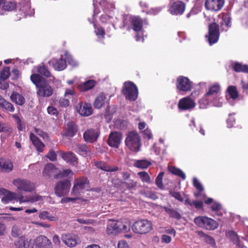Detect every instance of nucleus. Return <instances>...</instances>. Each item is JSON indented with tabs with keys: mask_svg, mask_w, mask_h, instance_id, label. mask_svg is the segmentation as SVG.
<instances>
[{
	"mask_svg": "<svg viewBox=\"0 0 248 248\" xmlns=\"http://www.w3.org/2000/svg\"><path fill=\"white\" fill-rule=\"evenodd\" d=\"M143 134L144 135L143 138L144 139H147L148 140H150L152 138L153 135L151 133V131L149 129L147 128L145 130L143 131Z\"/></svg>",
	"mask_w": 248,
	"mask_h": 248,
	"instance_id": "59",
	"label": "nucleus"
},
{
	"mask_svg": "<svg viewBox=\"0 0 248 248\" xmlns=\"http://www.w3.org/2000/svg\"><path fill=\"white\" fill-rule=\"evenodd\" d=\"M46 157L51 161H55L57 159V155L55 152L53 150H51L46 155Z\"/></svg>",
	"mask_w": 248,
	"mask_h": 248,
	"instance_id": "57",
	"label": "nucleus"
},
{
	"mask_svg": "<svg viewBox=\"0 0 248 248\" xmlns=\"http://www.w3.org/2000/svg\"><path fill=\"white\" fill-rule=\"evenodd\" d=\"M76 151L82 155H86L90 153L89 148L85 144H78L77 145Z\"/></svg>",
	"mask_w": 248,
	"mask_h": 248,
	"instance_id": "38",
	"label": "nucleus"
},
{
	"mask_svg": "<svg viewBox=\"0 0 248 248\" xmlns=\"http://www.w3.org/2000/svg\"><path fill=\"white\" fill-rule=\"evenodd\" d=\"M131 25L132 29L135 31H140L142 27V19L139 17L135 16L131 19Z\"/></svg>",
	"mask_w": 248,
	"mask_h": 248,
	"instance_id": "30",
	"label": "nucleus"
},
{
	"mask_svg": "<svg viewBox=\"0 0 248 248\" xmlns=\"http://www.w3.org/2000/svg\"><path fill=\"white\" fill-rule=\"evenodd\" d=\"M122 92L127 100L135 101L138 97V88L131 81H127L124 83Z\"/></svg>",
	"mask_w": 248,
	"mask_h": 248,
	"instance_id": "3",
	"label": "nucleus"
},
{
	"mask_svg": "<svg viewBox=\"0 0 248 248\" xmlns=\"http://www.w3.org/2000/svg\"><path fill=\"white\" fill-rule=\"evenodd\" d=\"M94 164L95 166L98 169L105 171H107L108 166L107 165V164L105 162L94 160Z\"/></svg>",
	"mask_w": 248,
	"mask_h": 248,
	"instance_id": "46",
	"label": "nucleus"
},
{
	"mask_svg": "<svg viewBox=\"0 0 248 248\" xmlns=\"http://www.w3.org/2000/svg\"><path fill=\"white\" fill-rule=\"evenodd\" d=\"M106 97L103 94H100L98 95L94 102V107L98 109L101 108L106 103Z\"/></svg>",
	"mask_w": 248,
	"mask_h": 248,
	"instance_id": "32",
	"label": "nucleus"
},
{
	"mask_svg": "<svg viewBox=\"0 0 248 248\" xmlns=\"http://www.w3.org/2000/svg\"><path fill=\"white\" fill-rule=\"evenodd\" d=\"M78 131V126L73 121L68 122L65 127V131L63 136L73 137Z\"/></svg>",
	"mask_w": 248,
	"mask_h": 248,
	"instance_id": "18",
	"label": "nucleus"
},
{
	"mask_svg": "<svg viewBox=\"0 0 248 248\" xmlns=\"http://www.w3.org/2000/svg\"><path fill=\"white\" fill-rule=\"evenodd\" d=\"M2 192L4 194L3 197L1 199V201L3 203H7L9 202L12 201L17 198V195L16 193L12 192L4 189L0 190V193Z\"/></svg>",
	"mask_w": 248,
	"mask_h": 248,
	"instance_id": "22",
	"label": "nucleus"
},
{
	"mask_svg": "<svg viewBox=\"0 0 248 248\" xmlns=\"http://www.w3.org/2000/svg\"><path fill=\"white\" fill-rule=\"evenodd\" d=\"M122 134L120 132L112 131L108 136V143L111 147L118 148L121 142Z\"/></svg>",
	"mask_w": 248,
	"mask_h": 248,
	"instance_id": "10",
	"label": "nucleus"
},
{
	"mask_svg": "<svg viewBox=\"0 0 248 248\" xmlns=\"http://www.w3.org/2000/svg\"><path fill=\"white\" fill-rule=\"evenodd\" d=\"M227 93L228 94L226 95V98L229 102H230V99L234 101L238 97V93L235 86H229L227 89Z\"/></svg>",
	"mask_w": 248,
	"mask_h": 248,
	"instance_id": "27",
	"label": "nucleus"
},
{
	"mask_svg": "<svg viewBox=\"0 0 248 248\" xmlns=\"http://www.w3.org/2000/svg\"><path fill=\"white\" fill-rule=\"evenodd\" d=\"M205 7L208 10L217 11V0H206Z\"/></svg>",
	"mask_w": 248,
	"mask_h": 248,
	"instance_id": "36",
	"label": "nucleus"
},
{
	"mask_svg": "<svg viewBox=\"0 0 248 248\" xmlns=\"http://www.w3.org/2000/svg\"><path fill=\"white\" fill-rule=\"evenodd\" d=\"M47 112L48 114L52 115H57L58 114V111L56 108L52 106H49L47 109Z\"/></svg>",
	"mask_w": 248,
	"mask_h": 248,
	"instance_id": "60",
	"label": "nucleus"
},
{
	"mask_svg": "<svg viewBox=\"0 0 248 248\" xmlns=\"http://www.w3.org/2000/svg\"><path fill=\"white\" fill-rule=\"evenodd\" d=\"M89 187V182L86 177H81L76 179L71 194L73 195H79L83 190H87Z\"/></svg>",
	"mask_w": 248,
	"mask_h": 248,
	"instance_id": "6",
	"label": "nucleus"
},
{
	"mask_svg": "<svg viewBox=\"0 0 248 248\" xmlns=\"http://www.w3.org/2000/svg\"><path fill=\"white\" fill-rule=\"evenodd\" d=\"M141 180L144 182L150 183V177L148 174L145 171H141L138 173Z\"/></svg>",
	"mask_w": 248,
	"mask_h": 248,
	"instance_id": "50",
	"label": "nucleus"
},
{
	"mask_svg": "<svg viewBox=\"0 0 248 248\" xmlns=\"http://www.w3.org/2000/svg\"><path fill=\"white\" fill-rule=\"evenodd\" d=\"M13 169L12 162L9 161L0 159V171L2 172H9Z\"/></svg>",
	"mask_w": 248,
	"mask_h": 248,
	"instance_id": "29",
	"label": "nucleus"
},
{
	"mask_svg": "<svg viewBox=\"0 0 248 248\" xmlns=\"http://www.w3.org/2000/svg\"><path fill=\"white\" fill-rule=\"evenodd\" d=\"M119 222L118 221H111L108 225L107 228V233L108 234L115 235L119 233Z\"/></svg>",
	"mask_w": 248,
	"mask_h": 248,
	"instance_id": "26",
	"label": "nucleus"
},
{
	"mask_svg": "<svg viewBox=\"0 0 248 248\" xmlns=\"http://www.w3.org/2000/svg\"><path fill=\"white\" fill-rule=\"evenodd\" d=\"M119 222V233L121 232H127L130 230V225L128 223H123L121 221H118Z\"/></svg>",
	"mask_w": 248,
	"mask_h": 248,
	"instance_id": "47",
	"label": "nucleus"
},
{
	"mask_svg": "<svg viewBox=\"0 0 248 248\" xmlns=\"http://www.w3.org/2000/svg\"><path fill=\"white\" fill-rule=\"evenodd\" d=\"M77 221L81 224H90L93 223L92 220L91 219H85L84 218H78Z\"/></svg>",
	"mask_w": 248,
	"mask_h": 248,
	"instance_id": "64",
	"label": "nucleus"
},
{
	"mask_svg": "<svg viewBox=\"0 0 248 248\" xmlns=\"http://www.w3.org/2000/svg\"><path fill=\"white\" fill-rule=\"evenodd\" d=\"M22 234V231L20 229L19 227H18L17 226H14L12 227V231H11V234L12 236L15 237H20V239L22 238L21 237V236Z\"/></svg>",
	"mask_w": 248,
	"mask_h": 248,
	"instance_id": "44",
	"label": "nucleus"
},
{
	"mask_svg": "<svg viewBox=\"0 0 248 248\" xmlns=\"http://www.w3.org/2000/svg\"><path fill=\"white\" fill-rule=\"evenodd\" d=\"M60 170L56 167L52 163H48L45 166L43 170V175L50 178L53 177L55 179H59Z\"/></svg>",
	"mask_w": 248,
	"mask_h": 248,
	"instance_id": "9",
	"label": "nucleus"
},
{
	"mask_svg": "<svg viewBox=\"0 0 248 248\" xmlns=\"http://www.w3.org/2000/svg\"><path fill=\"white\" fill-rule=\"evenodd\" d=\"M31 80L38 89L37 94L42 97H49L53 93L52 88L48 84L46 80L38 74L31 75Z\"/></svg>",
	"mask_w": 248,
	"mask_h": 248,
	"instance_id": "1",
	"label": "nucleus"
},
{
	"mask_svg": "<svg viewBox=\"0 0 248 248\" xmlns=\"http://www.w3.org/2000/svg\"><path fill=\"white\" fill-rule=\"evenodd\" d=\"M194 223L201 228L206 230H214L216 228V221L212 218L204 216H199L195 218Z\"/></svg>",
	"mask_w": 248,
	"mask_h": 248,
	"instance_id": "7",
	"label": "nucleus"
},
{
	"mask_svg": "<svg viewBox=\"0 0 248 248\" xmlns=\"http://www.w3.org/2000/svg\"><path fill=\"white\" fill-rule=\"evenodd\" d=\"M125 145L132 151L138 152L141 145L140 139L136 131H131L128 133L125 140Z\"/></svg>",
	"mask_w": 248,
	"mask_h": 248,
	"instance_id": "2",
	"label": "nucleus"
},
{
	"mask_svg": "<svg viewBox=\"0 0 248 248\" xmlns=\"http://www.w3.org/2000/svg\"><path fill=\"white\" fill-rule=\"evenodd\" d=\"M133 231L139 234H142L149 232L152 229V223L146 219L136 221L132 226Z\"/></svg>",
	"mask_w": 248,
	"mask_h": 248,
	"instance_id": "4",
	"label": "nucleus"
},
{
	"mask_svg": "<svg viewBox=\"0 0 248 248\" xmlns=\"http://www.w3.org/2000/svg\"><path fill=\"white\" fill-rule=\"evenodd\" d=\"M163 208L170 218L177 220H179L181 218L182 216L181 214L173 209L171 205H169L168 206H164Z\"/></svg>",
	"mask_w": 248,
	"mask_h": 248,
	"instance_id": "25",
	"label": "nucleus"
},
{
	"mask_svg": "<svg viewBox=\"0 0 248 248\" xmlns=\"http://www.w3.org/2000/svg\"><path fill=\"white\" fill-rule=\"evenodd\" d=\"M117 248H130L128 244L124 240L120 241L118 242Z\"/></svg>",
	"mask_w": 248,
	"mask_h": 248,
	"instance_id": "61",
	"label": "nucleus"
},
{
	"mask_svg": "<svg viewBox=\"0 0 248 248\" xmlns=\"http://www.w3.org/2000/svg\"><path fill=\"white\" fill-rule=\"evenodd\" d=\"M124 183L125 186L129 189L134 188L137 185V182L132 180H128L127 181H125Z\"/></svg>",
	"mask_w": 248,
	"mask_h": 248,
	"instance_id": "54",
	"label": "nucleus"
},
{
	"mask_svg": "<svg viewBox=\"0 0 248 248\" xmlns=\"http://www.w3.org/2000/svg\"><path fill=\"white\" fill-rule=\"evenodd\" d=\"M227 126L229 128L232 127L235 123V118L232 115L230 114L227 120Z\"/></svg>",
	"mask_w": 248,
	"mask_h": 248,
	"instance_id": "56",
	"label": "nucleus"
},
{
	"mask_svg": "<svg viewBox=\"0 0 248 248\" xmlns=\"http://www.w3.org/2000/svg\"><path fill=\"white\" fill-rule=\"evenodd\" d=\"M13 183L18 189L26 192H31L34 188L33 184L27 180L17 178L14 180Z\"/></svg>",
	"mask_w": 248,
	"mask_h": 248,
	"instance_id": "8",
	"label": "nucleus"
},
{
	"mask_svg": "<svg viewBox=\"0 0 248 248\" xmlns=\"http://www.w3.org/2000/svg\"><path fill=\"white\" fill-rule=\"evenodd\" d=\"M169 194L171 196L178 200L180 202H183L184 201L180 193L178 192L170 190L169 191Z\"/></svg>",
	"mask_w": 248,
	"mask_h": 248,
	"instance_id": "53",
	"label": "nucleus"
},
{
	"mask_svg": "<svg viewBox=\"0 0 248 248\" xmlns=\"http://www.w3.org/2000/svg\"><path fill=\"white\" fill-rule=\"evenodd\" d=\"M35 248H52L50 240L45 235L35 238Z\"/></svg>",
	"mask_w": 248,
	"mask_h": 248,
	"instance_id": "15",
	"label": "nucleus"
},
{
	"mask_svg": "<svg viewBox=\"0 0 248 248\" xmlns=\"http://www.w3.org/2000/svg\"><path fill=\"white\" fill-rule=\"evenodd\" d=\"M65 56L67 62L72 66H76L78 65V62L74 59L73 57L67 52L65 53Z\"/></svg>",
	"mask_w": 248,
	"mask_h": 248,
	"instance_id": "48",
	"label": "nucleus"
},
{
	"mask_svg": "<svg viewBox=\"0 0 248 248\" xmlns=\"http://www.w3.org/2000/svg\"><path fill=\"white\" fill-rule=\"evenodd\" d=\"M35 132L38 135L40 136L44 140H46L48 139V136L46 132L42 131L41 129L35 128Z\"/></svg>",
	"mask_w": 248,
	"mask_h": 248,
	"instance_id": "55",
	"label": "nucleus"
},
{
	"mask_svg": "<svg viewBox=\"0 0 248 248\" xmlns=\"http://www.w3.org/2000/svg\"><path fill=\"white\" fill-rule=\"evenodd\" d=\"M49 64H52L53 68L57 71H62L66 67V61L62 57L59 60H51Z\"/></svg>",
	"mask_w": 248,
	"mask_h": 248,
	"instance_id": "20",
	"label": "nucleus"
},
{
	"mask_svg": "<svg viewBox=\"0 0 248 248\" xmlns=\"http://www.w3.org/2000/svg\"><path fill=\"white\" fill-rule=\"evenodd\" d=\"M16 8V3L15 1H5L1 8L5 11H12Z\"/></svg>",
	"mask_w": 248,
	"mask_h": 248,
	"instance_id": "40",
	"label": "nucleus"
},
{
	"mask_svg": "<svg viewBox=\"0 0 248 248\" xmlns=\"http://www.w3.org/2000/svg\"><path fill=\"white\" fill-rule=\"evenodd\" d=\"M176 86L178 89L184 92L190 91L192 88L191 81L187 78L183 76L177 78Z\"/></svg>",
	"mask_w": 248,
	"mask_h": 248,
	"instance_id": "12",
	"label": "nucleus"
},
{
	"mask_svg": "<svg viewBox=\"0 0 248 248\" xmlns=\"http://www.w3.org/2000/svg\"><path fill=\"white\" fill-rule=\"evenodd\" d=\"M233 70L236 72L248 73V65L243 64L239 62H235L233 66Z\"/></svg>",
	"mask_w": 248,
	"mask_h": 248,
	"instance_id": "34",
	"label": "nucleus"
},
{
	"mask_svg": "<svg viewBox=\"0 0 248 248\" xmlns=\"http://www.w3.org/2000/svg\"><path fill=\"white\" fill-rule=\"evenodd\" d=\"M217 94V86L215 85L209 89L208 91L206 93V96L208 99H211L213 97H216Z\"/></svg>",
	"mask_w": 248,
	"mask_h": 248,
	"instance_id": "42",
	"label": "nucleus"
},
{
	"mask_svg": "<svg viewBox=\"0 0 248 248\" xmlns=\"http://www.w3.org/2000/svg\"><path fill=\"white\" fill-rule=\"evenodd\" d=\"M16 247L18 248H35V239L21 238L19 241L15 243Z\"/></svg>",
	"mask_w": 248,
	"mask_h": 248,
	"instance_id": "19",
	"label": "nucleus"
},
{
	"mask_svg": "<svg viewBox=\"0 0 248 248\" xmlns=\"http://www.w3.org/2000/svg\"><path fill=\"white\" fill-rule=\"evenodd\" d=\"M96 82L94 80H88V81L81 84L79 88L81 91L85 92L92 89L95 85Z\"/></svg>",
	"mask_w": 248,
	"mask_h": 248,
	"instance_id": "33",
	"label": "nucleus"
},
{
	"mask_svg": "<svg viewBox=\"0 0 248 248\" xmlns=\"http://www.w3.org/2000/svg\"><path fill=\"white\" fill-rule=\"evenodd\" d=\"M222 21L220 22L221 29L223 31H226L227 28L231 26L230 15L228 14L222 15Z\"/></svg>",
	"mask_w": 248,
	"mask_h": 248,
	"instance_id": "31",
	"label": "nucleus"
},
{
	"mask_svg": "<svg viewBox=\"0 0 248 248\" xmlns=\"http://www.w3.org/2000/svg\"><path fill=\"white\" fill-rule=\"evenodd\" d=\"M226 236L230 239L234 244H238L239 238L237 234L232 231L226 232Z\"/></svg>",
	"mask_w": 248,
	"mask_h": 248,
	"instance_id": "41",
	"label": "nucleus"
},
{
	"mask_svg": "<svg viewBox=\"0 0 248 248\" xmlns=\"http://www.w3.org/2000/svg\"><path fill=\"white\" fill-rule=\"evenodd\" d=\"M185 8V3L181 1L177 0L170 5L169 11L172 15H181L184 13Z\"/></svg>",
	"mask_w": 248,
	"mask_h": 248,
	"instance_id": "14",
	"label": "nucleus"
},
{
	"mask_svg": "<svg viewBox=\"0 0 248 248\" xmlns=\"http://www.w3.org/2000/svg\"><path fill=\"white\" fill-rule=\"evenodd\" d=\"M205 37L210 46L217 42V24L216 22L209 24L208 35H206Z\"/></svg>",
	"mask_w": 248,
	"mask_h": 248,
	"instance_id": "11",
	"label": "nucleus"
},
{
	"mask_svg": "<svg viewBox=\"0 0 248 248\" xmlns=\"http://www.w3.org/2000/svg\"><path fill=\"white\" fill-rule=\"evenodd\" d=\"M39 217L42 219H47L52 221L57 220V217H56L51 215L49 212L46 211L39 213Z\"/></svg>",
	"mask_w": 248,
	"mask_h": 248,
	"instance_id": "35",
	"label": "nucleus"
},
{
	"mask_svg": "<svg viewBox=\"0 0 248 248\" xmlns=\"http://www.w3.org/2000/svg\"><path fill=\"white\" fill-rule=\"evenodd\" d=\"M30 138L32 144L36 148V150L39 152H42L43 148L45 147V144L33 133H31Z\"/></svg>",
	"mask_w": 248,
	"mask_h": 248,
	"instance_id": "24",
	"label": "nucleus"
},
{
	"mask_svg": "<svg viewBox=\"0 0 248 248\" xmlns=\"http://www.w3.org/2000/svg\"><path fill=\"white\" fill-rule=\"evenodd\" d=\"M72 174L73 175V173L72 170L70 169H66L63 170H59V179H61L63 177H66L68 176L70 174Z\"/></svg>",
	"mask_w": 248,
	"mask_h": 248,
	"instance_id": "52",
	"label": "nucleus"
},
{
	"mask_svg": "<svg viewBox=\"0 0 248 248\" xmlns=\"http://www.w3.org/2000/svg\"><path fill=\"white\" fill-rule=\"evenodd\" d=\"M2 108H4L8 111L14 112L15 111V108L13 104L11 103L7 102Z\"/></svg>",
	"mask_w": 248,
	"mask_h": 248,
	"instance_id": "58",
	"label": "nucleus"
},
{
	"mask_svg": "<svg viewBox=\"0 0 248 248\" xmlns=\"http://www.w3.org/2000/svg\"><path fill=\"white\" fill-rule=\"evenodd\" d=\"M38 73L47 78L51 77V73L45 65L39 66L38 68Z\"/></svg>",
	"mask_w": 248,
	"mask_h": 248,
	"instance_id": "43",
	"label": "nucleus"
},
{
	"mask_svg": "<svg viewBox=\"0 0 248 248\" xmlns=\"http://www.w3.org/2000/svg\"><path fill=\"white\" fill-rule=\"evenodd\" d=\"M10 76V68L8 67H5L0 73V79L3 80L7 79Z\"/></svg>",
	"mask_w": 248,
	"mask_h": 248,
	"instance_id": "49",
	"label": "nucleus"
},
{
	"mask_svg": "<svg viewBox=\"0 0 248 248\" xmlns=\"http://www.w3.org/2000/svg\"><path fill=\"white\" fill-rule=\"evenodd\" d=\"M164 174V172H160L155 179V184L158 187L161 189H163L164 188V186L162 182Z\"/></svg>",
	"mask_w": 248,
	"mask_h": 248,
	"instance_id": "45",
	"label": "nucleus"
},
{
	"mask_svg": "<svg viewBox=\"0 0 248 248\" xmlns=\"http://www.w3.org/2000/svg\"><path fill=\"white\" fill-rule=\"evenodd\" d=\"M63 243L69 247H74L79 243L78 237L71 233L63 234L62 236Z\"/></svg>",
	"mask_w": 248,
	"mask_h": 248,
	"instance_id": "13",
	"label": "nucleus"
},
{
	"mask_svg": "<svg viewBox=\"0 0 248 248\" xmlns=\"http://www.w3.org/2000/svg\"><path fill=\"white\" fill-rule=\"evenodd\" d=\"M193 206L197 209H201L203 207V202L201 201H194Z\"/></svg>",
	"mask_w": 248,
	"mask_h": 248,
	"instance_id": "63",
	"label": "nucleus"
},
{
	"mask_svg": "<svg viewBox=\"0 0 248 248\" xmlns=\"http://www.w3.org/2000/svg\"><path fill=\"white\" fill-rule=\"evenodd\" d=\"M10 98L13 102L19 106H22L25 102L24 97L17 92H13Z\"/></svg>",
	"mask_w": 248,
	"mask_h": 248,
	"instance_id": "28",
	"label": "nucleus"
},
{
	"mask_svg": "<svg viewBox=\"0 0 248 248\" xmlns=\"http://www.w3.org/2000/svg\"><path fill=\"white\" fill-rule=\"evenodd\" d=\"M161 239L162 242L165 243H169L171 241V237L166 234H163L161 236Z\"/></svg>",
	"mask_w": 248,
	"mask_h": 248,
	"instance_id": "62",
	"label": "nucleus"
},
{
	"mask_svg": "<svg viewBox=\"0 0 248 248\" xmlns=\"http://www.w3.org/2000/svg\"><path fill=\"white\" fill-rule=\"evenodd\" d=\"M151 165V162L147 160H138L134 163L135 167L141 169H146Z\"/></svg>",
	"mask_w": 248,
	"mask_h": 248,
	"instance_id": "37",
	"label": "nucleus"
},
{
	"mask_svg": "<svg viewBox=\"0 0 248 248\" xmlns=\"http://www.w3.org/2000/svg\"><path fill=\"white\" fill-rule=\"evenodd\" d=\"M79 113L84 116H88L93 113V108L91 104L85 103L80 106L78 109Z\"/></svg>",
	"mask_w": 248,
	"mask_h": 248,
	"instance_id": "23",
	"label": "nucleus"
},
{
	"mask_svg": "<svg viewBox=\"0 0 248 248\" xmlns=\"http://www.w3.org/2000/svg\"><path fill=\"white\" fill-rule=\"evenodd\" d=\"M193 183L194 186L196 189L200 192H202L204 190V188L201 183L197 179V178L194 177L193 179Z\"/></svg>",
	"mask_w": 248,
	"mask_h": 248,
	"instance_id": "51",
	"label": "nucleus"
},
{
	"mask_svg": "<svg viewBox=\"0 0 248 248\" xmlns=\"http://www.w3.org/2000/svg\"><path fill=\"white\" fill-rule=\"evenodd\" d=\"M71 182L68 179H63L56 183L54 187L55 194L59 197L66 195L69 192Z\"/></svg>",
	"mask_w": 248,
	"mask_h": 248,
	"instance_id": "5",
	"label": "nucleus"
},
{
	"mask_svg": "<svg viewBox=\"0 0 248 248\" xmlns=\"http://www.w3.org/2000/svg\"><path fill=\"white\" fill-rule=\"evenodd\" d=\"M99 135V133L98 130L90 129L84 133L83 138L86 142L93 143L97 140Z\"/></svg>",
	"mask_w": 248,
	"mask_h": 248,
	"instance_id": "16",
	"label": "nucleus"
},
{
	"mask_svg": "<svg viewBox=\"0 0 248 248\" xmlns=\"http://www.w3.org/2000/svg\"><path fill=\"white\" fill-rule=\"evenodd\" d=\"M169 170L171 173L180 177L183 180L186 179L185 173L180 169L175 167H169Z\"/></svg>",
	"mask_w": 248,
	"mask_h": 248,
	"instance_id": "39",
	"label": "nucleus"
},
{
	"mask_svg": "<svg viewBox=\"0 0 248 248\" xmlns=\"http://www.w3.org/2000/svg\"><path fill=\"white\" fill-rule=\"evenodd\" d=\"M196 103L190 97H186L181 99L178 103V107L183 110H187L193 108Z\"/></svg>",
	"mask_w": 248,
	"mask_h": 248,
	"instance_id": "17",
	"label": "nucleus"
},
{
	"mask_svg": "<svg viewBox=\"0 0 248 248\" xmlns=\"http://www.w3.org/2000/svg\"><path fill=\"white\" fill-rule=\"evenodd\" d=\"M60 155L63 160L73 165H75L78 162V158L73 153L61 152Z\"/></svg>",
	"mask_w": 248,
	"mask_h": 248,
	"instance_id": "21",
	"label": "nucleus"
}]
</instances>
